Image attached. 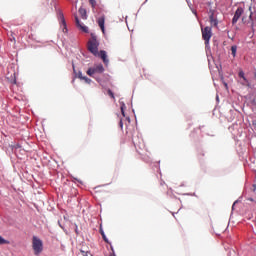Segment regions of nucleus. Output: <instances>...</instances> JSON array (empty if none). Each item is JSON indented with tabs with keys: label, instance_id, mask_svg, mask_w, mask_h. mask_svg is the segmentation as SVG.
<instances>
[{
	"label": "nucleus",
	"instance_id": "5",
	"mask_svg": "<svg viewBox=\"0 0 256 256\" xmlns=\"http://www.w3.org/2000/svg\"><path fill=\"white\" fill-rule=\"evenodd\" d=\"M134 146L136 149H140V151H145L147 146L145 145V141L143 139L133 140Z\"/></svg>",
	"mask_w": 256,
	"mask_h": 256
},
{
	"label": "nucleus",
	"instance_id": "8",
	"mask_svg": "<svg viewBox=\"0 0 256 256\" xmlns=\"http://www.w3.org/2000/svg\"><path fill=\"white\" fill-rule=\"evenodd\" d=\"M99 57L102 59L105 65L109 64V59H107V52L105 50H101L99 53Z\"/></svg>",
	"mask_w": 256,
	"mask_h": 256
},
{
	"label": "nucleus",
	"instance_id": "6",
	"mask_svg": "<svg viewBox=\"0 0 256 256\" xmlns=\"http://www.w3.org/2000/svg\"><path fill=\"white\" fill-rule=\"evenodd\" d=\"M243 15V8L239 7L237 8L234 17L232 19V24L235 25V23H237L239 21V19L241 18V16Z\"/></svg>",
	"mask_w": 256,
	"mask_h": 256
},
{
	"label": "nucleus",
	"instance_id": "12",
	"mask_svg": "<svg viewBox=\"0 0 256 256\" xmlns=\"http://www.w3.org/2000/svg\"><path fill=\"white\" fill-rule=\"evenodd\" d=\"M103 71H105V68L103 67L102 64H99L96 67H94V72L95 73H103Z\"/></svg>",
	"mask_w": 256,
	"mask_h": 256
},
{
	"label": "nucleus",
	"instance_id": "4",
	"mask_svg": "<svg viewBox=\"0 0 256 256\" xmlns=\"http://www.w3.org/2000/svg\"><path fill=\"white\" fill-rule=\"evenodd\" d=\"M75 23H76V27H78L80 31H82L83 33H89V28L83 25L81 21H79V17L77 15H75Z\"/></svg>",
	"mask_w": 256,
	"mask_h": 256
},
{
	"label": "nucleus",
	"instance_id": "20",
	"mask_svg": "<svg viewBox=\"0 0 256 256\" xmlns=\"http://www.w3.org/2000/svg\"><path fill=\"white\" fill-rule=\"evenodd\" d=\"M108 95H110V97H112V99H115V95L113 94V91L108 90Z\"/></svg>",
	"mask_w": 256,
	"mask_h": 256
},
{
	"label": "nucleus",
	"instance_id": "24",
	"mask_svg": "<svg viewBox=\"0 0 256 256\" xmlns=\"http://www.w3.org/2000/svg\"><path fill=\"white\" fill-rule=\"evenodd\" d=\"M254 78L256 79V70H255V72H254Z\"/></svg>",
	"mask_w": 256,
	"mask_h": 256
},
{
	"label": "nucleus",
	"instance_id": "13",
	"mask_svg": "<svg viewBox=\"0 0 256 256\" xmlns=\"http://www.w3.org/2000/svg\"><path fill=\"white\" fill-rule=\"evenodd\" d=\"M100 234H101V236H102V238H103V241H105V243H110V242H109V239H108L107 236L105 235V231H103V227H102V226H100Z\"/></svg>",
	"mask_w": 256,
	"mask_h": 256
},
{
	"label": "nucleus",
	"instance_id": "19",
	"mask_svg": "<svg viewBox=\"0 0 256 256\" xmlns=\"http://www.w3.org/2000/svg\"><path fill=\"white\" fill-rule=\"evenodd\" d=\"M121 113H122L123 117H125V104H123L121 106Z\"/></svg>",
	"mask_w": 256,
	"mask_h": 256
},
{
	"label": "nucleus",
	"instance_id": "16",
	"mask_svg": "<svg viewBox=\"0 0 256 256\" xmlns=\"http://www.w3.org/2000/svg\"><path fill=\"white\" fill-rule=\"evenodd\" d=\"M0 245H9V240H5V238L0 236Z\"/></svg>",
	"mask_w": 256,
	"mask_h": 256
},
{
	"label": "nucleus",
	"instance_id": "15",
	"mask_svg": "<svg viewBox=\"0 0 256 256\" xmlns=\"http://www.w3.org/2000/svg\"><path fill=\"white\" fill-rule=\"evenodd\" d=\"M86 73L89 77H93L95 75V68H89Z\"/></svg>",
	"mask_w": 256,
	"mask_h": 256
},
{
	"label": "nucleus",
	"instance_id": "3",
	"mask_svg": "<svg viewBox=\"0 0 256 256\" xmlns=\"http://www.w3.org/2000/svg\"><path fill=\"white\" fill-rule=\"evenodd\" d=\"M201 31H202V39H204L205 45H208L209 41H211V37H213V31L209 26L202 28Z\"/></svg>",
	"mask_w": 256,
	"mask_h": 256
},
{
	"label": "nucleus",
	"instance_id": "26",
	"mask_svg": "<svg viewBox=\"0 0 256 256\" xmlns=\"http://www.w3.org/2000/svg\"><path fill=\"white\" fill-rule=\"evenodd\" d=\"M63 23H65V19H63Z\"/></svg>",
	"mask_w": 256,
	"mask_h": 256
},
{
	"label": "nucleus",
	"instance_id": "7",
	"mask_svg": "<svg viewBox=\"0 0 256 256\" xmlns=\"http://www.w3.org/2000/svg\"><path fill=\"white\" fill-rule=\"evenodd\" d=\"M97 23L102 33L105 34V16H101L100 18H98Z\"/></svg>",
	"mask_w": 256,
	"mask_h": 256
},
{
	"label": "nucleus",
	"instance_id": "10",
	"mask_svg": "<svg viewBox=\"0 0 256 256\" xmlns=\"http://www.w3.org/2000/svg\"><path fill=\"white\" fill-rule=\"evenodd\" d=\"M78 13L82 19H87V10L85 8H79Z\"/></svg>",
	"mask_w": 256,
	"mask_h": 256
},
{
	"label": "nucleus",
	"instance_id": "14",
	"mask_svg": "<svg viewBox=\"0 0 256 256\" xmlns=\"http://www.w3.org/2000/svg\"><path fill=\"white\" fill-rule=\"evenodd\" d=\"M231 53L233 57H237V45L231 47Z\"/></svg>",
	"mask_w": 256,
	"mask_h": 256
},
{
	"label": "nucleus",
	"instance_id": "17",
	"mask_svg": "<svg viewBox=\"0 0 256 256\" xmlns=\"http://www.w3.org/2000/svg\"><path fill=\"white\" fill-rule=\"evenodd\" d=\"M89 3L92 7V9H95V7H97V1L96 0H89Z\"/></svg>",
	"mask_w": 256,
	"mask_h": 256
},
{
	"label": "nucleus",
	"instance_id": "9",
	"mask_svg": "<svg viewBox=\"0 0 256 256\" xmlns=\"http://www.w3.org/2000/svg\"><path fill=\"white\" fill-rule=\"evenodd\" d=\"M238 77H240V79H243L244 81L243 85H246L247 87H251V83H249V80H247V78L245 77V72L240 71L238 73Z\"/></svg>",
	"mask_w": 256,
	"mask_h": 256
},
{
	"label": "nucleus",
	"instance_id": "22",
	"mask_svg": "<svg viewBox=\"0 0 256 256\" xmlns=\"http://www.w3.org/2000/svg\"><path fill=\"white\" fill-rule=\"evenodd\" d=\"M119 127H120V129H123V120H120Z\"/></svg>",
	"mask_w": 256,
	"mask_h": 256
},
{
	"label": "nucleus",
	"instance_id": "25",
	"mask_svg": "<svg viewBox=\"0 0 256 256\" xmlns=\"http://www.w3.org/2000/svg\"><path fill=\"white\" fill-rule=\"evenodd\" d=\"M110 256H116L115 253L110 254Z\"/></svg>",
	"mask_w": 256,
	"mask_h": 256
},
{
	"label": "nucleus",
	"instance_id": "23",
	"mask_svg": "<svg viewBox=\"0 0 256 256\" xmlns=\"http://www.w3.org/2000/svg\"><path fill=\"white\" fill-rule=\"evenodd\" d=\"M78 77H79V79H83L84 78L83 74L81 72L78 73Z\"/></svg>",
	"mask_w": 256,
	"mask_h": 256
},
{
	"label": "nucleus",
	"instance_id": "1",
	"mask_svg": "<svg viewBox=\"0 0 256 256\" xmlns=\"http://www.w3.org/2000/svg\"><path fill=\"white\" fill-rule=\"evenodd\" d=\"M88 51L92 55H99V41H97V35L91 33V39L88 41Z\"/></svg>",
	"mask_w": 256,
	"mask_h": 256
},
{
	"label": "nucleus",
	"instance_id": "11",
	"mask_svg": "<svg viewBox=\"0 0 256 256\" xmlns=\"http://www.w3.org/2000/svg\"><path fill=\"white\" fill-rule=\"evenodd\" d=\"M210 19V24L212 25V27H217V25H219V21H217V19H215V16L212 14L209 16Z\"/></svg>",
	"mask_w": 256,
	"mask_h": 256
},
{
	"label": "nucleus",
	"instance_id": "2",
	"mask_svg": "<svg viewBox=\"0 0 256 256\" xmlns=\"http://www.w3.org/2000/svg\"><path fill=\"white\" fill-rule=\"evenodd\" d=\"M32 249L34 251V255H39L43 252V241L37 236H33L32 238Z\"/></svg>",
	"mask_w": 256,
	"mask_h": 256
},
{
	"label": "nucleus",
	"instance_id": "21",
	"mask_svg": "<svg viewBox=\"0 0 256 256\" xmlns=\"http://www.w3.org/2000/svg\"><path fill=\"white\" fill-rule=\"evenodd\" d=\"M83 80L86 81V83H91V79H89V78H87L85 76H84Z\"/></svg>",
	"mask_w": 256,
	"mask_h": 256
},
{
	"label": "nucleus",
	"instance_id": "18",
	"mask_svg": "<svg viewBox=\"0 0 256 256\" xmlns=\"http://www.w3.org/2000/svg\"><path fill=\"white\" fill-rule=\"evenodd\" d=\"M80 253H81V255H83V256H89V255H91V253H89V252H87V251H84V250H80Z\"/></svg>",
	"mask_w": 256,
	"mask_h": 256
}]
</instances>
